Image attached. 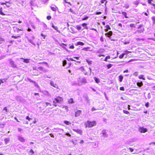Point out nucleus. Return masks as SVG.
I'll return each instance as SVG.
<instances>
[{"instance_id": "25", "label": "nucleus", "mask_w": 155, "mask_h": 155, "mask_svg": "<svg viewBox=\"0 0 155 155\" xmlns=\"http://www.w3.org/2000/svg\"><path fill=\"white\" fill-rule=\"evenodd\" d=\"M139 2L140 1L138 0H137V1H134V2H133V4L135 5H137L138 4H139Z\"/></svg>"}, {"instance_id": "36", "label": "nucleus", "mask_w": 155, "mask_h": 155, "mask_svg": "<svg viewBox=\"0 0 155 155\" xmlns=\"http://www.w3.org/2000/svg\"><path fill=\"white\" fill-rule=\"evenodd\" d=\"M125 54L124 53H123L122 54H121L119 56V58H120V59L124 57V55Z\"/></svg>"}, {"instance_id": "31", "label": "nucleus", "mask_w": 155, "mask_h": 155, "mask_svg": "<svg viewBox=\"0 0 155 155\" xmlns=\"http://www.w3.org/2000/svg\"><path fill=\"white\" fill-rule=\"evenodd\" d=\"M0 15H5V14L2 12V7L0 8Z\"/></svg>"}, {"instance_id": "27", "label": "nucleus", "mask_w": 155, "mask_h": 155, "mask_svg": "<svg viewBox=\"0 0 155 155\" xmlns=\"http://www.w3.org/2000/svg\"><path fill=\"white\" fill-rule=\"evenodd\" d=\"M77 44L78 45H81V46H82L84 45V44L83 42L80 41L77 42Z\"/></svg>"}, {"instance_id": "48", "label": "nucleus", "mask_w": 155, "mask_h": 155, "mask_svg": "<svg viewBox=\"0 0 155 155\" xmlns=\"http://www.w3.org/2000/svg\"><path fill=\"white\" fill-rule=\"evenodd\" d=\"M106 28L107 29H110L111 28H110V26L108 25H107L106 26Z\"/></svg>"}, {"instance_id": "49", "label": "nucleus", "mask_w": 155, "mask_h": 155, "mask_svg": "<svg viewBox=\"0 0 155 155\" xmlns=\"http://www.w3.org/2000/svg\"><path fill=\"white\" fill-rule=\"evenodd\" d=\"M81 27L80 26H77V29L78 30H80L81 29Z\"/></svg>"}, {"instance_id": "51", "label": "nucleus", "mask_w": 155, "mask_h": 155, "mask_svg": "<svg viewBox=\"0 0 155 155\" xmlns=\"http://www.w3.org/2000/svg\"><path fill=\"white\" fill-rule=\"evenodd\" d=\"M51 16H48L47 17V18L48 20H50L51 19Z\"/></svg>"}, {"instance_id": "3", "label": "nucleus", "mask_w": 155, "mask_h": 155, "mask_svg": "<svg viewBox=\"0 0 155 155\" xmlns=\"http://www.w3.org/2000/svg\"><path fill=\"white\" fill-rule=\"evenodd\" d=\"M62 101L63 99L61 97H58L56 98H54V100L53 101V103L54 104V105L55 106H56V103H60Z\"/></svg>"}, {"instance_id": "57", "label": "nucleus", "mask_w": 155, "mask_h": 155, "mask_svg": "<svg viewBox=\"0 0 155 155\" xmlns=\"http://www.w3.org/2000/svg\"><path fill=\"white\" fill-rule=\"evenodd\" d=\"M130 26L131 28H134L135 27L134 24H131L130 25Z\"/></svg>"}, {"instance_id": "53", "label": "nucleus", "mask_w": 155, "mask_h": 155, "mask_svg": "<svg viewBox=\"0 0 155 155\" xmlns=\"http://www.w3.org/2000/svg\"><path fill=\"white\" fill-rule=\"evenodd\" d=\"M102 13L101 12H97L95 14L96 15H98L101 14Z\"/></svg>"}, {"instance_id": "35", "label": "nucleus", "mask_w": 155, "mask_h": 155, "mask_svg": "<svg viewBox=\"0 0 155 155\" xmlns=\"http://www.w3.org/2000/svg\"><path fill=\"white\" fill-rule=\"evenodd\" d=\"M43 27L45 29V30H46L47 29V25L45 23L43 24Z\"/></svg>"}, {"instance_id": "18", "label": "nucleus", "mask_w": 155, "mask_h": 155, "mask_svg": "<svg viewBox=\"0 0 155 155\" xmlns=\"http://www.w3.org/2000/svg\"><path fill=\"white\" fill-rule=\"evenodd\" d=\"M9 3V2L7 1H5V3H3L1 2H0V4L1 5H6V6L7 7H10V6L9 5H7L6 4V3Z\"/></svg>"}, {"instance_id": "16", "label": "nucleus", "mask_w": 155, "mask_h": 155, "mask_svg": "<svg viewBox=\"0 0 155 155\" xmlns=\"http://www.w3.org/2000/svg\"><path fill=\"white\" fill-rule=\"evenodd\" d=\"M104 50L103 49H100L97 51V53H102L104 52Z\"/></svg>"}, {"instance_id": "34", "label": "nucleus", "mask_w": 155, "mask_h": 155, "mask_svg": "<svg viewBox=\"0 0 155 155\" xmlns=\"http://www.w3.org/2000/svg\"><path fill=\"white\" fill-rule=\"evenodd\" d=\"M101 3H104V5H106L107 3V0H101Z\"/></svg>"}, {"instance_id": "13", "label": "nucleus", "mask_w": 155, "mask_h": 155, "mask_svg": "<svg viewBox=\"0 0 155 155\" xmlns=\"http://www.w3.org/2000/svg\"><path fill=\"white\" fill-rule=\"evenodd\" d=\"M18 140L21 142H24L25 141L24 138L20 136L18 137Z\"/></svg>"}, {"instance_id": "30", "label": "nucleus", "mask_w": 155, "mask_h": 155, "mask_svg": "<svg viewBox=\"0 0 155 155\" xmlns=\"http://www.w3.org/2000/svg\"><path fill=\"white\" fill-rule=\"evenodd\" d=\"M119 81L120 82H121L122 81L123 77L122 75H120L119 76Z\"/></svg>"}, {"instance_id": "24", "label": "nucleus", "mask_w": 155, "mask_h": 155, "mask_svg": "<svg viewBox=\"0 0 155 155\" xmlns=\"http://www.w3.org/2000/svg\"><path fill=\"white\" fill-rule=\"evenodd\" d=\"M143 76H144L143 75H140L139 76L138 78L140 79H142L144 80H145V78L143 77Z\"/></svg>"}, {"instance_id": "37", "label": "nucleus", "mask_w": 155, "mask_h": 155, "mask_svg": "<svg viewBox=\"0 0 155 155\" xmlns=\"http://www.w3.org/2000/svg\"><path fill=\"white\" fill-rule=\"evenodd\" d=\"M45 105H46V106H45V107H46L47 106H48V105H49V106H50V107H51V104L50 103H48V102H45Z\"/></svg>"}, {"instance_id": "5", "label": "nucleus", "mask_w": 155, "mask_h": 155, "mask_svg": "<svg viewBox=\"0 0 155 155\" xmlns=\"http://www.w3.org/2000/svg\"><path fill=\"white\" fill-rule=\"evenodd\" d=\"M35 37L33 36H32L31 38H28V41L31 43L32 45L34 46H35V44L33 41V40L35 39Z\"/></svg>"}, {"instance_id": "63", "label": "nucleus", "mask_w": 155, "mask_h": 155, "mask_svg": "<svg viewBox=\"0 0 155 155\" xmlns=\"http://www.w3.org/2000/svg\"><path fill=\"white\" fill-rule=\"evenodd\" d=\"M27 31H32L31 30V29L30 28H28Z\"/></svg>"}, {"instance_id": "58", "label": "nucleus", "mask_w": 155, "mask_h": 155, "mask_svg": "<svg viewBox=\"0 0 155 155\" xmlns=\"http://www.w3.org/2000/svg\"><path fill=\"white\" fill-rule=\"evenodd\" d=\"M41 36L43 37L44 39H45V37L46 36V35H44L42 33L41 34Z\"/></svg>"}, {"instance_id": "61", "label": "nucleus", "mask_w": 155, "mask_h": 155, "mask_svg": "<svg viewBox=\"0 0 155 155\" xmlns=\"http://www.w3.org/2000/svg\"><path fill=\"white\" fill-rule=\"evenodd\" d=\"M97 110V109L94 108V107H93L91 109V111H94V110Z\"/></svg>"}, {"instance_id": "22", "label": "nucleus", "mask_w": 155, "mask_h": 155, "mask_svg": "<svg viewBox=\"0 0 155 155\" xmlns=\"http://www.w3.org/2000/svg\"><path fill=\"white\" fill-rule=\"evenodd\" d=\"M94 80L96 83H98L100 82V81L98 78L96 77H94Z\"/></svg>"}, {"instance_id": "14", "label": "nucleus", "mask_w": 155, "mask_h": 155, "mask_svg": "<svg viewBox=\"0 0 155 155\" xmlns=\"http://www.w3.org/2000/svg\"><path fill=\"white\" fill-rule=\"evenodd\" d=\"M43 93L45 95L47 96L48 97H51V94L49 93L47 91H43Z\"/></svg>"}, {"instance_id": "11", "label": "nucleus", "mask_w": 155, "mask_h": 155, "mask_svg": "<svg viewBox=\"0 0 155 155\" xmlns=\"http://www.w3.org/2000/svg\"><path fill=\"white\" fill-rule=\"evenodd\" d=\"M72 130L77 132V133L80 134H82V131L81 130L79 129H72Z\"/></svg>"}, {"instance_id": "62", "label": "nucleus", "mask_w": 155, "mask_h": 155, "mask_svg": "<svg viewBox=\"0 0 155 155\" xmlns=\"http://www.w3.org/2000/svg\"><path fill=\"white\" fill-rule=\"evenodd\" d=\"M129 149L130 150L131 152H132L134 151V149L132 148H129Z\"/></svg>"}, {"instance_id": "4", "label": "nucleus", "mask_w": 155, "mask_h": 155, "mask_svg": "<svg viewBox=\"0 0 155 155\" xmlns=\"http://www.w3.org/2000/svg\"><path fill=\"white\" fill-rule=\"evenodd\" d=\"M53 130L54 132H59L60 133H59V134H62L64 132V130L62 129H61L58 128H54Z\"/></svg>"}, {"instance_id": "64", "label": "nucleus", "mask_w": 155, "mask_h": 155, "mask_svg": "<svg viewBox=\"0 0 155 155\" xmlns=\"http://www.w3.org/2000/svg\"><path fill=\"white\" fill-rule=\"evenodd\" d=\"M106 58L107 59H110V56H107L106 57Z\"/></svg>"}, {"instance_id": "45", "label": "nucleus", "mask_w": 155, "mask_h": 155, "mask_svg": "<svg viewBox=\"0 0 155 155\" xmlns=\"http://www.w3.org/2000/svg\"><path fill=\"white\" fill-rule=\"evenodd\" d=\"M5 81V80L3 79H1L0 80V85H1V83H4V81Z\"/></svg>"}, {"instance_id": "19", "label": "nucleus", "mask_w": 155, "mask_h": 155, "mask_svg": "<svg viewBox=\"0 0 155 155\" xmlns=\"http://www.w3.org/2000/svg\"><path fill=\"white\" fill-rule=\"evenodd\" d=\"M51 9L53 11H56L57 7L56 6L54 5L53 6L51 7Z\"/></svg>"}, {"instance_id": "40", "label": "nucleus", "mask_w": 155, "mask_h": 155, "mask_svg": "<svg viewBox=\"0 0 155 155\" xmlns=\"http://www.w3.org/2000/svg\"><path fill=\"white\" fill-rule=\"evenodd\" d=\"M112 66V64H109L107 66V68L108 69H110Z\"/></svg>"}, {"instance_id": "17", "label": "nucleus", "mask_w": 155, "mask_h": 155, "mask_svg": "<svg viewBox=\"0 0 155 155\" xmlns=\"http://www.w3.org/2000/svg\"><path fill=\"white\" fill-rule=\"evenodd\" d=\"M52 27L54 28L55 30H56L57 32H59V31L58 30V27L56 26H55L53 24L52 25Z\"/></svg>"}, {"instance_id": "54", "label": "nucleus", "mask_w": 155, "mask_h": 155, "mask_svg": "<svg viewBox=\"0 0 155 155\" xmlns=\"http://www.w3.org/2000/svg\"><path fill=\"white\" fill-rule=\"evenodd\" d=\"M20 37L19 36H14V35H12V38H15V39H17L18 37Z\"/></svg>"}, {"instance_id": "33", "label": "nucleus", "mask_w": 155, "mask_h": 155, "mask_svg": "<svg viewBox=\"0 0 155 155\" xmlns=\"http://www.w3.org/2000/svg\"><path fill=\"white\" fill-rule=\"evenodd\" d=\"M64 123L67 125H69L71 124V123L70 122L68 121L65 120L64 122Z\"/></svg>"}, {"instance_id": "20", "label": "nucleus", "mask_w": 155, "mask_h": 155, "mask_svg": "<svg viewBox=\"0 0 155 155\" xmlns=\"http://www.w3.org/2000/svg\"><path fill=\"white\" fill-rule=\"evenodd\" d=\"M21 59H23V62H24L25 63H28L29 62V60L28 59H24L22 58H21Z\"/></svg>"}, {"instance_id": "39", "label": "nucleus", "mask_w": 155, "mask_h": 155, "mask_svg": "<svg viewBox=\"0 0 155 155\" xmlns=\"http://www.w3.org/2000/svg\"><path fill=\"white\" fill-rule=\"evenodd\" d=\"M67 59L68 61H70V60L72 61H76L75 60H74L72 58H67Z\"/></svg>"}, {"instance_id": "28", "label": "nucleus", "mask_w": 155, "mask_h": 155, "mask_svg": "<svg viewBox=\"0 0 155 155\" xmlns=\"http://www.w3.org/2000/svg\"><path fill=\"white\" fill-rule=\"evenodd\" d=\"M144 31V29H141L139 30H138L137 31V32H138L139 33H141L142 32H143V31Z\"/></svg>"}, {"instance_id": "21", "label": "nucleus", "mask_w": 155, "mask_h": 155, "mask_svg": "<svg viewBox=\"0 0 155 155\" xmlns=\"http://www.w3.org/2000/svg\"><path fill=\"white\" fill-rule=\"evenodd\" d=\"M137 86L141 87L143 85V83L142 82H137Z\"/></svg>"}, {"instance_id": "32", "label": "nucleus", "mask_w": 155, "mask_h": 155, "mask_svg": "<svg viewBox=\"0 0 155 155\" xmlns=\"http://www.w3.org/2000/svg\"><path fill=\"white\" fill-rule=\"evenodd\" d=\"M67 64V61L65 60H64L62 61V65L64 66Z\"/></svg>"}, {"instance_id": "41", "label": "nucleus", "mask_w": 155, "mask_h": 155, "mask_svg": "<svg viewBox=\"0 0 155 155\" xmlns=\"http://www.w3.org/2000/svg\"><path fill=\"white\" fill-rule=\"evenodd\" d=\"M123 112L124 113L127 114L129 113V112L128 111L125 110H123Z\"/></svg>"}, {"instance_id": "42", "label": "nucleus", "mask_w": 155, "mask_h": 155, "mask_svg": "<svg viewBox=\"0 0 155 155\" xmlns=\"http://www.w3.org/2000/svg\"><path fill=\"white\" fill-rule=\"evenodd\" d=\"M38 69L41 71H43V70L44 68L42 67H39L38 68Z\"/></svg>"}, {"instance_id": "6", "label": "nucleus", "mask_w": 155, "mask_h": 155, "mask_svg": "<svg viewBox=\"0 0 155 155\" xmlns=\"http://www.w3.org/2000/svg\"><path fill=\"white\" fill-rule=\"evenodd\" d=\"M9 64L11 65V67L12 68H16L17 67L16 64H15V63L12 59H9L8 60Z\"/></svg>"}, {"instance_id": "52", "label": "nucleus", "mask_w": 155, "mask_h": 155, "mask_svg": "<svg viewBox=\"0 0 155 155\" xmlns=\"http://www.w3.org/2000/svg\"><path fill=\"white\" fill-rule=\"evenodd\" d=\"M145 106L147 107H149V103L147 102L145 104Z\"/></svg>"}, {"instance_id": "60", "label": "nucleus", "mask_w": 155, "mask_h": 155, "mask_svg": "<svg viewBox=\"0 0 155 155\" xmlns=\"http://www.w3.org/2000/svg\"><path fill=\"white\" fill-rule=\"evenodd\" d=\"M100 40L102 42H103L104 41V39H103V37H102V36L100 38Z\"/></svg>"}, {"instance_id": "23", "label": "nucleus", "mask_w": 155, "mask_h": 155, "mask_svg": "<svg viewBox=\"0 0 155 155\" xmlns=\"http://www.w3.org/2000/svg\"><path fill=\"white\" fill-rule=\"evenodd\" d=\"M68 103L69 104H72L74 103L73 99L72 98H70L68 101Z\"/></svg>"}, {"instance_id": "38", "label": "nucleus", "mask_w": 155, "mask_h": 155, "mask_svg": "<svg viewBox=\"0 0 155 155\" xmlns=\"http://www.w3.org/2000/svg\"><path fill=\"white\" fill-rule=\"evenodd\" d=\"M87 25V24H86L85 23H84L82 24L81 25L82 26H83L86 29H87V27H86Z\"/></svg>"}, {"instance_id": "12", "label": "nucleus", "mask_w": 155, "mask_h": 155, "mask_svg": "<svg viewBox=\"0 0 155 155\" xmlns=\"http://www.w3.org/2000/svg\"><path fill=\"white\" fill-rule=\"evenodd\" d=\"M113 32L111 31H110L108 32L105 33V35L108 37L110 38V36L112 35Z\"/></svg>"}, {"instance_id": "43", "label": "nucleus", "mask_w": 155, "mask_h": 155, "mask_svg": "<svg viewBox=\"0 0 155 155\" xmlns=\"http://www.w3.org/2000/svg\"><path fill=\"white\" fill-rule=\"evenodd\" d=\"M26 119H27V120H28L29 121H30L31 120H32V119L31 118H30L29 116H27L26 117Z\"/></svg>"}, {"instance_id": "50", "label": "nucleus", "mask_w": 155, "mask_h": 155, "mask_svg": "<svg viewBox=\"0 0 155 155\" xmlns=\"http://www.w3.org/2000/svg\"><path fill=\"white\" fill-rule=\"evenodd\" d=\"M120 91H124V88L123 87H120Z\"/></svg>"}, {"instance_id": "9", "label": "nucleus", "mask_w": 155, "mask_h": 155, "mask_svg": "<svg viewBox=\"0 0 155 155\" xmlns=\"http://www.w3.org/2000/svg\"><path fill=\"white\" fill-rule=\"evenodd\" d=\"M82 111L81 110H78L75 113V117H77L81 113Z\"/></svg>"}, {"instance_id": "55", "label": "nucleus", "mask_w": 155, "mask_h": 155, "mask_svg": "<svg viewBox=\"0 0 155 155\" xmlns=\"http://www.w3.org/2000/svg\"><path fill=\"white\" fill-rule=\"evenodd\" d=\"M30 153H31V154H33L34 153V152L33 150L32 149H31L29 151Z\"/></svg>"}, {"instance_id": "8", "label": "nucleus", "mask_w": 155, "mask_h": 155, "mask_svg": "<svg viewBox=\"0 0 155 155\" xmlns=\"http://www.w3.org/2000/svg\"><path fill=\"white\" fill-rule=\"evenodd\" d=\"M139 130L141 133H145L147 131V129L144 128L143 127H140L139 128Z\"/></svg>"}, {"instance_id": "15", "label": "nucleus", "mask_w": 155, "mask_h": 155, "mask_svg": "<svg viewBox=\"0 0 155 155\" xmlns=\"http://www.w3.org/2000/svg\"><path fill=\"white\" fill-rule=\"evenodd\" d=\"M50 84L51 86L55 88H57V87H56V86H57V85L55 84L53 81H51L50 82Z\"/></svg>"}, {"instance_id": "7", "label": "nucleus", "mask_w": 155, "mask_h": 155, "mask_svg": "<svg viewBox=\"0 0 155 155\" xmlns=\"http://www.w3.org/2000/svg\"><path fill=\"white\" fill-rule=\"evenodd\" d=\"M16 99L18 101L24 103L25 102V100L23 99V98L19 96H16Z\"/></svg>"}, {"instance_id": "2", "label": "nucleus", "mask_w": 155, "mask_h": 155, "mask_svg": "<svg viewBox=\"0 0 155 155\" xmlns=\"http://www.w3.org/2000/svg\"><path fill=\"white\" fill-rule=\"evenodd\" d=\"M78 85H81L82 84H85L87 83V81L85 78L81 77L78 80Z\"/></svg>"}, {"instance_id": "59", "label": "nucleus", "mask_w": 155, "mask_h": 155, "mask_svg": "<svg viewBox=\"0 0 155 155\" xmlns=\"http://www.w3.org/2000/svg\"><path fill=\"white\" fill-rule=\"evenodd\" d=\"M74 46L73 45H72L70 46L69 48L70 49H74Z\"/></svg>"}, {"instance_id": "26", "label": "nucleus", "mask_w": 155, "mask_h": 155, "mask_svg": "<svg viewBox=\"0 0 155 155\" xmlns=\"http://www.w3.org/2000/svg\"><path fill=\"white\" fill-rule=\"evenodd\" d=\"M122 14L124 16V17L126 18H128V17L127 16V13L125 12H122Z\"/></svg>"}, {"instance_id": "1", "label": "nucleus", "mask_w": 155, "mask_h": 155, "mask_svg": "<svg viewBox=\"0 0 155 155\" xmlns=\"http://www.w3.org/2000/svg\"><path fill=\"white\" fill-rule=\"evenodd\" d=\"M96 125V122L95 121H92V122L87 121L85 123V127L86 128L87 127L91 128Z\"/></svg>"}, {"instance_id": "46", "label": "nucleus", "mask_w": 155, "mask_h": 155, "mask_svg": "<svg viewBox=\"0 0 155 155\" xmlns=\"http://www.w3.org/2000/svg\"><path fill=\"white\" fill-rule=\"evenodd\" d=\"M88 18V16H86L85 17H84L82 18V20H87Z\"/></svg>"}, {"instance_id": "47", "label": "nucleus", "mask_w": 155, "mask_h": 155, "mask_svg": "<svg viewBox=\"0 0 155 155\" xmlns=\"http://www.w3.org/2000/svg\"><path fill=\"white\" fill-rule=\"evenodd\" d=\"M125 7L127 9L129 8V5L127 4H125Z\"/></svg>"}, {"instance_id": "56", "label": "nucleus", "mask_w": 155, "mask_h": 155, "mask_svg": "<svg viewBox=\"0 0 155 155\" xmlns=\"http://www.w3.org/2000/svg\"><path fill=\"white\" fill-rule=\"evenodd\" d=\"M134 75L135 76H137L138 75V73L137 72H135L134 74Z\"/></svg>"}, {"instance_id": "10", "label": "nucleus", "mask_w": 155, "mask_h": 155, "mask_svg": "<svg viewBox=\"0 0 155 155\" xmlns=\"http://www.w3.org/2000/svg\"><path fill=\"white\" fill-rule=\"evenodd\" d=\"M102 136H103V137H105V138L107 137L108 135L107 134L106 130H102Z\"/></svg>"}, {"instance_id": "29", "label": "nucleus", "mask_w": 155, "mask_h": 155, "mask_svg": "<svg viewBox=\"0 0 155 155\" xmlns=\"http://www.w3.org/2000/svg\"><path fill=\"white\" fill-rule=\"evenodd\" d=\"M90 47H85L84 48L82 49V50L85 51H89L88 49L90 48Z\"/></svg>"}, {"instance_id": "44", "label": "nucleus", "mask_w": 155, "mask_h": 155, "mask_svg": "<svg viewBox=\"0 0 155 155\" xmlns=\"http://www.w3.org/2000/svg\"><path fill=\"white\" fill-rule=\"evenodd\" d=\"M79 69L82 71H83L84 70V69L83 67L79 68Z\"/></svg>"}]
</instances>
